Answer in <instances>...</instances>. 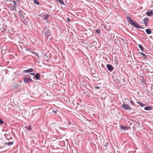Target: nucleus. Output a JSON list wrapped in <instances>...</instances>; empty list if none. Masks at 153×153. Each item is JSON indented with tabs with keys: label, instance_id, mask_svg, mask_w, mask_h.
Listing matches in <instances>:
<instances>
[{
	"label": "nucleus",
	"instance_id": "1",
	"mask_svg": "<svg viewBox=\"0 0 153 153\" xmlns=\"http://www.w3.org/2000/svg\"><path fill=\"white\" fill-rule=\"evenodd\" d=\"M126 19H127V22L129 23L131 25L133 26L134 27L140 29L142 28V27L138 25L137 22H134L133 20L131 19L130 17L127 16Z\"/></svg>",
	"mask_w": 153,
	"mask_h": 153
},
{
	"label": "nucleus",
	"instance_id": "2",
	"mask_svg": "<svg viewBox=\"0 0 153 153\" xmlns=\"http://www.w3.org/2000/svg\"><path fill=\"white\" fill-rule=\"evenodd\" d=\"M24 82L25 84L29 83L32 82V79L30 78L24 77L23 79Z\"/></svg>",
	"mask_w": 153,
	"mask_h": 153
},
{
	"label": "nucleus",
	"instance_id": "3",
	"mask_svg": "<svg viewBox=\"0 0 153 153\" xmlns=\"http://www.w3.org/2000/svg\"><path fill=\"white\" fill-rule=\"evenodd\" d=\"M49 30H47L45 32V35L46 37L48 39V38H50L51 37V34Z\"/></svg>",
	"mask_w": 153,
	"mask_h": 153
},
{
	"label": "nucleus",
	"instance_id": "4",
	"mask_svg": "<svg viewBox=\"0 0 153 153\" xmlns=\"http://www.w3.org/2000/svg\"><path fill=\"white\" fill-rule=\"evenodd\" d=\"M121 107L126 110H131V108L129 106L124 103H123Z\"/></svg>",
	"mask_w": 153,
	"mask_h": 153
},
{
	"label": "nucleus",
	"instance_id": "5",
	"mask_svg": "<svg viewBox=\"0 0 153 153\" xmlns=\"http://www.w3.org/2000/svg\"><path fill=\"white\" fill-rule=\"evenodd\" d=\"M106 67L111 72L114 69L112 65L110 64H107Z\"/></svg>",
	"mask_w": 153,
	"mask_h": 153
},
{
	"label": "nucleus",
	"instance_id": "6",
	"mask_svg": "<svg viewBox=\"0 0 153 153\" xmlns=\"http://www.w3.org/2000/svg\"><path fill=\"white\" fill-rule=\"evenodd\" d=\"M130 127H128L127 126L121 125L120 126V129L122 130L126 131L128 130Z\"/></svg>",
	"mask_w": 153,
	"mask_h": 153
},
{
	"label": "nucleus",
	"instance_id": "7",
	"mask_svg": "<svg viewBox=\"0 0 153 153\" xmlns=\"http://www.w3.org/2000/svg\"><path fill=\"white\" fill-rule=\"evenodd\" d=\"M34 71V70L33 68H30L27 70H24L23 71L26 73H31L33 72Z\"/></svg>",
	"mask_w": 153,
	"mask_h": 153
},
{
	"label": "nucleus",
	"instance_id": "8",
	"mask_svg": "<svg viewBox=\"0 0 153 153\" xmlns=\"http://www.w3.org/2000/svg\"><path fill=\"white\" fill-rule=\"evenodd\" d=\"M149 19V18H145L143 19V23L146 26H147V23H148Z\"/></svg>",
	"mask_w": 153,
	"mask_h": 153
},
{
	"label": "nucleus",
	"instance_id": "9",
	"mask_svg": "<svg viewBox=\"0 0 153 153\" xmlns=\"http://www.w3.org/2000/svg\"><path fill=\"white\" fill-rule=\"evenodd\" d=\"M4 136L6 139L8 140H12L13 139L12 137L9 134H5Z\"/></svg>",
	"mask_w": 153,
	"mask_h": 153
},
{
	"label": "nucleus",
	"instance_id": "10",
	"mask_svg": "<svg viewBox=\"0 0 153 153\" xmlns=\"http://www.w3.org/2000/svg\"><path fill=\"white\" fill-rule=\"evenodd\" d=\"M146 14L148 16H151L153 14V11L152 10L150 11H147L146 12Z\"/></svg>",
	"mask_w": 153,
	"mask_h": 153
},
{
	"label": "nucleus",
	"instance_id": "11",
	"mask_svg": "<svg viewBox=\"0 0 153 153\" xmlns=\"http://www.w3.org/2000/svg\"><path fill=\"white\" fill-rule=\"evenodd\" d=\"M34 77H35L36 79L39 80L40 79V74L39 73H36L34 75Z\"/></svg>",
	"mask_w": 153,
	"mask_h": 153
},
{
	"label": "nucleus",
	"instance_id": "12",
	"mask_svg": "<svg viewBox=\"0 0 153 153\" xmlns=\"http://www.w3.org/2000/svg\"><path fill=\"white\" fill-rule=\"evenodd\" d=\"M152 107L151 106H148L146 107H145L144 108V110L146 111L150 110H152Z\"/></svg>",
	"mask_w": 153,
	"mask_h": 153
},
{
	"label": "nucleus",
	"instance_id": "13",
	"mask_svg": "<svg viewBox=\"0 0 153 153\" xmlns=\"http://www.w3.org/2000/svg\"><path fill=\"white\" fill-rule=\"evenodd\" d=\"M138 53L143 56V58L144 59H146L147 58V56L144 53L141 52H139Z\"/></svg>",
	"mask_w": 153,
	"mask_h": 153
},
{
	"label": "nucleus",
	"instance_id": "14",
	"mask_svg": "<svg viewBox=\"0 0 153 153\" xmlns=\"http://www.w3.org/2000/svg\"><path fill=\"white\" fill-rule=\"evenodd\" d=\"M146 32L147 34H150L152 33V31L150 29H147L146 30Z\"/></svg>",
	"mask_w": 153,
	"mask_h": 153
},
{
	"label": "nucleus",
	"instance_id": "15",
	"mask_svg": "<svg viewBox=\"0 0 153 153\" xmlns=\"http://www.w3.org/2000/svg\"><path fill=\"white\" fill-rule=\"evenodd\" d=\"M13 143H14L13 142H8L5 143V145H8V146H10L13 145Z\"/></svg>",
	"mask_w": 153,
	"mask_h": 153
},
{
	"label": "nucleus",
	"instance_id": "16",
	"mask_svg": "<svg viewBox=\"0 0 153 153\" xmlns=\"http://www.w3.org/2000/svg\"><path fill=\"white\" fill-rule=\"evenodd\" d=\"M21 12H23V11H21L20 10H19V13L20 15V17L24 19V18L25 16L24 15H23L22 13Z\"/></svg>",
	"mask_w": 153,
	"mask_h": 153
},
{
	"label": "nucleus",
	"instance_id": "17",
	"mask_svg": "<svg viewBox=\"0 0 153 153\" xmlns=\"http://www.w3.org/2000/svg\"><path fill=\"white\" fill-rule=\"evenodd\" d=\"M138 46L142 52H143L144 48L142 46V45H140V44H138L137 45Z\"/></svg>",
	"mask_w": 153,
	"mask_h": 153
},
{
	"label": "nucleus",
	"instance_id": "18",
	"mask_svg": "<svg viewBox=\"0 0 153 153\" xmlns=\"http://www.w3.org/2000/svg\"><path fill=\"white\" fill-rule=\"evenodd\" d=\"M136 102L137 104H139L142 107H143L145 106V104L142 103L140 102L137 101Z\"/></svg>",
	"mask_w": 153,
	"mask_h": 153
},
{
	"label": "nucleus",
	"instance_id": "19",
	"mask_svg": "<svg viewBox=\"0 0 153 153\" xmlns=\"http://www.w3.org/2000/svg\"><path fill=\"white\" fill-rule=\"evenodd\" d=\"M11 5L12 6V5H13L12 4H11ZM10 10H15V11H16V8H15V7H14L13 6H11L10 7Z\"/></svg>",
	"mask_w": 153,
	"mask_h": 153
},
{
	"label": "nucleus",
	"instance_id": "20",
	"mask_svg": "<svg viewBox=\"0 0 153 153\" xmlns=\"http://www.w3.org/2000/svg\"><path fill=\"white\" fill-rule=\"evenodd\" d=\"M44 20L47 19L49 17V15L48 14L44 15Z\"/></svg>",
	"mask_w": 153,
	"mask_h": 153
},
{
	"label": "nucleus",
	"instance_id": "21",
	"mask_svg": "<svg viewBox=\"0 0 153 153\" xmlns=\"http://www.w3.org/2000/svg\"><path fill=\"white\" fill-rule=\"evenodd\" d=\"M20 86V85L19 84H17L13 86V88L14 89H17V88Z\"/></svg>",
	"mask_w": 153,
	"mask_h": 153
},
{
	"label": "nucleus",
	"instance_id": "22",
	"mask_svg": "<svg viewBox=\"0 0 153 153\" xmlns=\"http://www.w3.org/2000/svg\"><path fill=\"white\" fill-rule=\"evenodd\" d=\"M60 4L64 5L65 4L63 1L62 0H56Z\"/></svg>",
	"mask_w": 153,
	"mask_h": 153
},
{
	"label": "nucleus",
	"instance_id": "23",
	"mask_svg": "<svg viewBox=\"0 0 153 153\" xmlns=\"http://www.w3.org/2000/svg\"><path fill=\"white\" fill-rule=\"evenodd\" d=\"M108 145V142H105V143H104V146L103 148H105V149H107L106 148L107 146Z\"/></svg>",
	"mask_w": 153,
	"mask_h": 153
},
{
	"label": "nucleus",
	"instance_id": "24",
	"mask_svg": "<svg viewBox=\"0 0 153 153\" xmlns=\"http://www.w3.org/2000/svg\"><path fill=\"white\" fill-rule=\"evenodd\" d=\"M13 6L14 7H15V8H16L17 7V3H16V2L15 1H13Z\"/></svg>",
	"mask_w": 153,
	"mask_h": 153
},
{
	"label": "nucleus",
	"instance_id": "25",
	"mask_svg": "<svg viewBox=\"0 0 153 153\" xmlns=\"http://www.w3.org/2000/svg\"><path fill=\"white\" fill-rule=\"evenodd\" d=\"M34 3L38 5L39 4V2H38V1L37 0H34Z\"/></svg>",
	"mask_w": 153,
	"mask_h": 153
},
{
	"label": "nucleus",
	"instance_id": "26",
	"mask_svg": "<svg viewBox=\"0 0 153 153\" xmlns=\"http://www.w3.org/2000/svg\"><path fill=\"white\" fill-rule=\"evenodd\" d=\"M100 31L101 30L100 29H97L95 31V32L98 34H100Z\"/></svg>",
	"mask_w": 153,
	"mask_h": 153
},
{
	"label": "nucleus",
	"instance_id": "27",
	"mask_svg": "<svg viewBox=\"0 0 153 153\" xmlns=\"http://www.w3.org/2000/svg\"><path fill=\"white\" fill-rule=\"evenodd\" d=\"M130 103L131 104H132L133 105L135 106H136V105L135 104L134 102L132 100H131L130 102Z\"/></svg>",
	"mask_w": 153,
	"mask_h": 153
},
{
	"label": "nucleus",
	"instance_id": "28",
	"mask_svg": "<svg viewBox=\"0 0 153 153\" xmlns=\"http://www.w3.org/2000/svg\"><path fill=\"white\" fill-rule=\"evenodd\" d=\"M32 53L34 54L35 55H36L37 56V57L38 58H39V55L36 52H33Z\"/></svg>",
	"mask_w": 153,
	"mask_h": 153
},
{
	"label": "nucleus",
	"instance_id": "29",
	"mask_svg": "<svg viewBox=\"0 0 153 153\" xmlns=\"http://www.w3.org/2000/svg\"><path fill=\"white\" fill-rule=\"evenodd\" d=\"M27 129L28 130H30L32 129L31 127L30 126H27Z\"/></svg>",
	"mask_w": 153,
	"mask_h": 153
},
{
	"label": "nucleus",
	"instance_id": "30",
	"mask_svg": "<svg viewBox=\"0 0 153 153\" xmlns=\"http://www.w3.org/2000/svg\"><path fill=\"white\" fill-rule=\"evenodd\" d=\"M4 123L3 121L0 118V124H3Z\"/></svg>",
	"mask_w": 153,
	"mask_h": 153
},
{
	"label": "nucleus",
	"instance_id": "31",
	"mask_svg": "<svg viewBox=\"0 0 153 153\" xmlns=\"http://www.w3.org/2000/svg\"><path fill=\"white\" fill-rule=\"evenodd\" d=\"M124 42L125 43H126V44H128V41L127 40H124Z\"/></svg>",
	"mask_w": 153,
	"mask_h": 153
},
{
	"label": "nucleus",
	"instance_id": "32",
	"mask_svg": "<svg viewBox=\"0 0 153 153\" xmlns=\"http://www.w3.org/2000/svg\"><path fill=\"white\" fill-rule=\"evenodd\" d=\"M26 51H30V52H31V50H30V49L29 48H26Z\"/></svg>",
	"mask_w": 153,
	"mask_h": 153
},
{
	"label": "nucleus",
	"instance_id": "33",
	"mask_svg": "<svg viewBox=\"0 0 153 153\" xmlns=\"http://www.w3.org/2000/svg\"><path fill=\"white\" fill-rule=\"evenodd\" d=\"M43 16L44 15L43 14H40L38 15L39 16L41 17H43Z\"/></svg>",
	"mask_w": 153,
	"mask_h": 153
},
{
	"label": "nucleus",
	"instance_id": "34",
	"mask_svg": "<svg viewBox=\"0 0 153 153\" xmlns=\"http://www.w3.org/2000/svg\"><path fill=\"white\" fill-rule=\"evenodd\" d=\"M35 73H30L29 74L30 75H35Z\"/></svg>",
	"mask_w": 153,
	"mask_h": 153
},
{
	"label": "nucleus",
	"instance_id": "35",
	"mask_svg": "<svg viewBox=\"0 0 153 153\" xmlns=\"http://www.w3.org/2000/svg\"><path fill=\"white\" fill-rule=\"evenodd\" d=\"M122 81L124 82H126V80L124 78H123L122 79Z\"/></svg>",
	"mask_w": 153,
	"mask_h": 153
},
{
	"label": "nucleus",
	"instance_id": "36",
	"mask_svg": "<svg viewBox=\"0 0 153 153\" xmlns=\"http://www.w3.org/2000/svg\"><path fill=\"white\" fill-rule=\"evenodd\" d=\"M52 112L55 114H56L57 113V111L56 110H54V109H53Z\"/></svg>",
	"mask_w": 153,
	"mask_h": 153
},
{
	"label": "nucleus",
	"instance_id": "37",
	"mask_svg": "<svg viewBox=\"0 0 153 153\" xmlns=\"http://www.w3.org/2000/svg\"><path fill=\"white\" fill-rule=\"evenodd\" d=\"M94 88H95L96 89H98L100 88L99 87V86H95L94 87Z\"/></svg>",
	"mask_w": 153,
	"mask_h": 153
},
{
	"label": "nucleus",
	"instance_id": "38",
	"mask_svg": "<svg viewBox=\"0 0 153 153\" xmlns=\"http://www.w3.org/2000/svg\"><path fill=\"white\" fill-rule=\"evenodd\" d=\"M67 21H68V22H69V21H70V19L69 18H67Z\"/></svg>",
	"mask_w": 153,
	"mask_h": 153
},
{
	"label": "nucleus",
	"instance_id": "39",
	"mask_svg": "<svg viewBox=\"0 0 153 153\" xmlns=\"http://www.w3.org/2000/svg\"><path fill=\"white\" fill-rule=\"evenodd\" d=\"M134 123V122H135V120H131Z\"/></svg>",
	"mask_w": 153,
	"mask_h": 153
},
{
	"label": "nucleus",
	"instance_id": "40",
	"mask_svg": "<svg viewBox=\"0 0 153 153\" xmlns=\"http://www.w3.org/2000/svg\"><path fill=\"white\" fill-rule=\"evenodd\" d=\"M121 40L122 41H123V42H124V39H123V38H121Z\"/></svg>",
	"mask_w": 153,
	"mask_h": 153
}]
</instances>
